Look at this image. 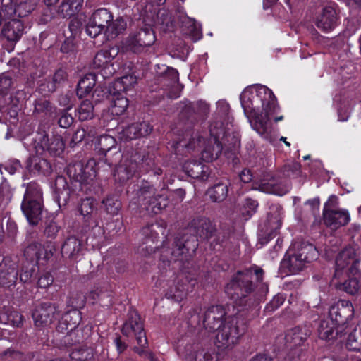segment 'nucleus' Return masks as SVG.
<instances>
[{
	"instance_id": "obj_30",
	"label": "nucleus",
	"mask_w": 361,
	"mask_h": 361,
	"mask_svg": "<svg viewBox=\"0 0 361 361\" xmlns=\"http://www.w3.org/2000/svg\"><path fill=\"white\" fill-rule=\"evenodd\" d=\"M336 22L337 14L336 10L331 6H326L317 18L316 25L318 28L324 31H329L335 27Z\"/></svg>"
},
{
	"instance_id": "obj_63",
	"label": "nucleus",
	"mask_w": 361,
	"mask_h": 361,
	"mask_svg": "<svg viewBox=\"0 0 361 361\" xmlns=\"http://www.w3.org/2000/svg\"><path fill=\"white\" fill-rule=\"evenodd\" d=\"M53 281V276L50 274L47 273L39 278L37 284L39 288H47L52 284Z\"/></svg>"
},
{
	"instance_id": "obj_15",
	"label": "nucleus",
	"mask_w": 361,
	"mask_h": 361,
	"mask_svg": "<svg viewBox=\"0 0 361 361\" xmlns=\"http://www.w3.org/2000/svg\"><path fill=\"white\" fill-rule=\"evenodd\" d=\"M97 166L99 167L93 159L87 160L85 163L80 161L69 164L67 173L70 178L81 183H85L96 176Z\"/></svg>"
},
{
	"instance_id": "obj_27",
	"label": "nucleus",
	"mask_w": 361,
	"mask_h": 361,
	"mask_svg": "<svg viewBox=\"0 0 361 361\" xmlns=\"http://www.w3.org/2000/svg\"><path fill=\"white\" fill-rule=\"evenodd\" d=\"M190 229L204 239L210 238L216 231L215 226L206 217L194 219L190 224Z\"/></svg>"
},
{
	"instance_id": "obj_39",
	"label": "nucleus",
	"mask_w": 361,
	"mask_h": 361,
	"mask_svg": "<svg viewBox=\"0 0 361 361\" xmlns=\"http://www.w3.org/2000/svg\"><path fill=\"white\" fill-rule=\"evenodd\" d=\"M18 272L14 267H7L5 264H0V286H11L16 283Z\"/></svg>"
},
{
	"instance_id": "obj_2",
	"label": "nucleus",
	"mask_w": 361,
	"mask_h": 361,
	"mask_svg": "<svg viewBox=\"0 0 361 361\" xmlns=\"http://www.w3.org/2000/svg\"><path fill=\"white\" fill-rule=\"evenodd\" d=\"M263 274L264 271L257 267L238 271L226 285V293L236 305L250 307L252 302L250 295L254 290L252 278L255 276L257 282H262Z\"/></svg>"
},
{
	"instance_id": "obj_54",
	"label": "nucleus",
	"mask_w": 361,
	"mask_h": 361,
	"mask_svg": "<svg viewBox=\"0 0 361 361\" xmlns=\"http://www.w3.org/2000/svg\"><path fill=\"white\" fill-rule=\"evenodd\" d=\"M267 221L269 226L274 230H278L281 226V215L280 210L276 208L274 214H269Z\"/></svg>"
},
{
	"instance_id": "obj_49",
	"label": "nucleus",
	"mask_w": 361,
	"mask_h": 361,
	"mask_svg": "<svg viewBox=\"0 0 361 361\" xmlns=\"http://www.w3.org/2000/svg\"><path fill=\"white\" fill-rule=\"evenodd\" d=\"M102 204L104 205L106 211L112 214L116 215L121 207V203L115 195L106 197L103 201Z\"/></svg>"
},
{
	"instance_id": "obj_29",
	"label": "nucleus",
	"mask_w": 361,
	"mask_h": 361,
	"mask_svg": "<svg viewBox=\"0 0 361 361\" xmlns=\"http://www.w3.org/2000/svg\"><path fill=\"white\" fill-rule=\"evenodd\" d=\"M180 135L182 138L177 142V145L180 147L195 149L197 147H201L202 143L204 142L202 137L200 135L198 132H195L191 128L190 124H188L185 129L182 130Z\"/></svg>"
},
{
	"instance_id": "obj_9",
	"label": "nucleus",
	"mask_w": 361,
	"mask_h": 361,
	"mask_svg": "<svg viewBox=\"0 0 361 361\" xmlns=\"http://www.w3.org/2000/svg\"><path fill=\"white\" fill-rule=\"evenodd\" d=\"M154 32L149 28H141L133 31L121 42V49L124 52L140 54L145 52L155 42Z\"/></svg>"
},
{
	"instance_id": "obj_56",
	"label": "nucleus",
	"mask_w": 361,
	"mask_h": 361,
	"mask_svg": "<svg viewBox=\"0 0 361 361\" xmlns=\"http://www.w3.org/2000/svg\"><path fill=\"white\" fill-rule=\"evenodd\" d=\"M258 207V203L256 200H252L250 198H247L245 201L244 204V212L243 214L247 217H250L254 213H255L256 209Z\"/></svg>"
},
{
	"instance_id": "obj_52",
	"label": "nucleus",
	"mask_w": 361,
	"mask_h": 361,
	"mask_svg": "<svg viewBox=\"0 0 361 361\" xmlns=\"http://www.w3.org/2000/svg\"><path fill=\"white\" fill-rule=\"evenodd\" d=\"M66 303L68 306L73 307V310L81 308L85 304V296L80 293H72L68 298Z\"/></svg>"
},
{
	"instance_id": "obj_31",
	"label": "nucleus",
	"mask_w": 361,
	"mask_h": 361,
	"mask_svg": "<svg viewBox=\"0 0 361 361\" xmlns=\"http://www.w3.org/2000/svg\"><path fill=\"white\" fill-rule=\"evenodd\" d=\"M137 169V164L135 160L126 159L116 167L114 176L116 180L123 183L130 178Z\"/></svg>"
},
{
	"instance_id": "obj_51",
	"label": "nucleus",
	"mask_w": 361,
	"mask_h": 361,
	"mask_svg": "<svg viewBox=\"0 0 361 361\" xmlns=\"http://www.w3.org/2000/svg\"><path fill=\"white\" fill-rule=\"evenodd\" d=\"M34 114L47 115L51 111V106L50 102L44 99H38L34 104Z\"/></svg>"
},
{
	"instance_id": "obj_33",
	"label": "nucleus",
	"mask_w": 361,
	"mask_h": 361,
	"mask_svg": "<svg viewBox=\"0 0 361 361\" xmlns=\"http://www.w3.org/2000/svg\"><path fill=\"white\" fill-rule=\"evenodd\" d=\"M178 19L185 34L190 35L194 42L202 37L201 27L195 19L185 14H180Z\"/></svg>"
},
{
	"instance_id": "obj_40",
	"label": "nucleus",
	"mask_w": 361,
	"mask_h": 361,
	"mask_svg": "<svg viewBox=\"0 0 361 361\" xmlns=\"http://www.w3.org/2000/svg\"><path fill=\"white\" fill-rule=\"evenodd\" d=\"M207 193L213 202H222L227 197L228 185L225 183H219L209 189Z\"/></svg>"
},
{
	"instance_id": "obj_58",
	"label": "nucleus",
	"mask_w": 361,
	"mask_h": 361,
	"mask_svg": "<svg viewBox=\"0 0 361 361\" xmlns=\"http://www.w3.org/2000/svg\"><path fill=\"white\" fill-rule=\"evenodd\" d=\"M12 85V79L10 75L6 73L0 75V94H4L9 90Z\"/></svg>"
},
{
	"instance_id": "obj_21",
	"label": "nucleus",
	"mask_w": 361,
	"mask_h": 361,
	"mask_svg": "<svg viewBox=\"0 0 361 361\" xmlns=\"http://www.w3.org/2000/svg\"><path fill=\"white\" fill-rule=\"evenodd\" d=\"M35 149L37 154L47 151L52 156L60 155L64 149V143L60 136H56L51 140L46 134H38L35 138Z\"/></svg>"
},
{
	"instance_id": "obj_62",
	"label": "nucleus",
	"mask_w": 361,
	"mask_h": 361,
	"mask_svg": "<svg viewBox=\"0 0 361 361\" xmlns=\"http://www.w3.org/2000/svg\"><path fill=\"white\" fill-rule=\"evenodd\" d=\"M8 320L12 323L14 326H20L23 323V317L18 312H11L8 316Z\"/></svg>"
},
{
	"instance_id": "obj_45",
	"label": "nucleus",
	"mask_w": 361,
	"mask_h": 361,
	"mask_svg": "<svg viewBox=\"0 0 361 361\" xmlns=\"http://www.w3.org/2000/svg\"><path fill=\"white\" fill-rule=\"evenodd\" d=\"M67 77V73L64 70H57L54 73L51 80L48 82L47 87L49 92H54L56 88L62 85L66 81Z\"/></svg>"
},
{
	"instance_id": "obj_43",
	"label": "nucleus",
	"mask_w": 361,
	"mask_h": 361,
	"mask_svg": "<svg viewBox=\"0 0 361 361\" xmlns=\"http://www.w3.org/2000/svg\"><path fill=\"white\" fill-rule=\"evenodd\" d=\"M137 82V78L133 75H124L114 82V88L117 92H125Z\"/></svg>"
},
{
	"instance_id": "obj_64",
	"label": "nucleus",
	"mask_w": 361,
	"mask_h": 361,
	"mask_svg": "<svg viewBox=\"0 0 361 361\" xmlns=\"http://www.w3.org/2000/svg\"><path fill=\"white\" fill-rule=\"evenodd\" d=\"M158 18L161 20L162 24H165L166 27H170L172 26L173 21L171 20V16L170 13L164 10L161 9L158 13Z\"/></svg>"
},
{
	"instance_id": "obj_48",
	"label": "nucleus",
	"mask_w": 361,
	"mask_h": 361,
	"mask_svg": "<svg viewBox=\"0 0 361 361\" xmlns=\"http://www.w3.org/2000/svg\"><path fill=\"white\" fill-rule=\"evenodd\" d=\"M36 0H25L20 3L17 2V17L23 18L29 15L36 7Z\"/></svg>"
},
{
	"instance_id": "obj_8",
	"label": "nucleus",
	"mask_w": 361,
	"mask_h": 361,
	"mask_svg": "<svg viewBox=\"0 0 361 361\" xmlns=\"http://www.w3.org/2000/svg\"><path fill=\"white\" fill-rule=\"evenodd\" d=\"M197 246V239L195 236L188 238L183 235L176 239L171 248L162 247L161 257L169 259L170 255V260L184 263L192 258Z\"/></svg>"
},
{
	"instance_id": "obj_1",
	"label": "nucleus",
	"mask_w": 361,
	"mask_h": 361,
	"mask_svg": "<svg viewBox=\"0 0 361 361\" xmlns=\"http://www.w3.org/2000/svg\"><path fill=\"white\" fill-rule=\"evenodd\" d=\"M240 102L247 115H255L256 111L262 106V113L255 117V128L260 134L269 132L270 116L279 109L276 98L272 91L265 87H260L255 92L245 89L240 94Z\"/></svg>"
},
{
	"instance_id": "obj_3",
	"label": "nucleus",
	"mask_w": 361,
	"mask_h": 361,
	"mask_svg": "<svg viewBox=\"0 0 361 361\" xmlns=\"http://www.w3.org/2000/svg\"><path fill=\"white\" fill-rule=\"evenodd\" d=\"M332 326L327 322H323L319 329V336L322 339L329 340L343 333L344 326L354 315L353 304L345 300H341L332 305L329 312Z\"/></svg>"
},
{
	"instance_id": "obj_53",
	"label": "nucleus",
	"mask_w": 361,
	"mask_h": 361,
	"mask_svg": "<svg viewBox=\"0 0 361 361\" xmlns=\"http://www.w3.org/2000/svg\"><path fill=\"white\" fill-rule=\"evenodd\" d=\"M55 248L54 245H47L46 246H43L39 243V251L37 254L38 255L37 257V262L38 263L41 260H48L53 256Z\"/></svg>"
},
{
	"instance_id": "obj_11",
	"label": "nucleus",
	"mask_w": 361,
	"mask_h": 361,
	"mask_svg": "<svg viewBox=\"0 0 361 361\" xmlns=\"http://www.w3.org/2000/svg\"><path fill=\"white\" fill-rule=\"evenodd\" d=\"M137 195V201L140 207L150 214L160 213L169 204L166 195L157 194L155 189L148 184L140 188Z\"/></svg>"
},
{
	"instance_id": "obj_6",
	"label": "nucleus",
	"mask_w": 361,
	"mask_h": 361,
	"mask_svg": "<svg viewBox=\"0 0 361 361\" xmlns=\"http://www.w3.org/2000/svg\"><path fill=\"white\" fill-rule=\"evenodd\" d=\"M43 209L42 191L35 182L27 184L24 194L21 210L31 225H37L42 218Z\"/></svg>"
},
{
	"instance_id": "obj_28",
	"label": "nucleus",
	"mask_w": 361,
	"mask_h": 361,
	"mask_svg": "<svg viewBox=\"0 0 361 361\" xmlns=\"http://www.w3.org/2000/svg\"><path fill=\"white\" fill-rule=\"evenodd\" d=\"M25 27L18 19H11L6 23L2 28V35L9 42L16 43L24 33Z\"/></svg>"
},
{
	"instance_id": "obj_41",
	"label": "nucleus",
	"mask_w": 361,
	"mask_h": 361,
	"mask_svg": "<svg viewBox=\"0 0 361 361\" xmlns=\"http://www.w3.org/2000/svg\"><path fill=\"white\" fill-rule=\"evenodd\" d=\"M349 279L342 283L343 279H338V282L336 283V286L339 284V288L350 295H356L361 293V281L357 278L348 277Z\"/></svg>"
},
{
	"instance_id": "obj_32",
	"label": "nucleus",
	"mask_w": 361,
	"mask_h": 361,
	"mask_svg": "<svg viewBox=\"0 0 361 361\" xmlns=\"http://www.w3.org/2000/svg\"><path fill=\"white\" fill-rule=\"evenodd\" d=\"M183 169L189 176L193 178L205 180L209 176L208 167L196 160L186 161L183 164Z\"/></svg>"
},
{
	"instance_id": "obj_47",
	"label": "nucleus",
	"mask_w": 361,
	"mask_h": 361,
	"mask_svg": "<svg viewBox=\"0 0 361 361\" xmlns=\"http://www.w3.org/2000/svg\"><path fill=\"white\" fill-rule=\"evenodd\" d=\"M347 348L350 350H360L361 348V328H355L348 336Z\"/></svg>"
},
{
	"instance_id": "obj_17",
	"label": "nucleus",
	"mask_w": 361,
	"mask_h": 361,
	"mask_svg": "<svg viewBox=\"0 0 361 361\" xmlns=\"http://www.w3.org/2000/svg\"><path fill=\"white\" fill-rule=\"evenodd\" d=\"M112 18L113 15L107 9H97L92 13L86 25L87 34L94 38L104 33Z\"/></svg>"
},
{
	"instance_id": "obj_26",
	"label": "nucleus",
	"mask_w": 361,
	"mask_h": 361,
	"mask_svg": "<svg viewBox=\"0 0 361 361\" xmlns=\"http://www.w3.org/2000/svg\"><path fill=\"white\" fill-rule=\"evenodd\" d=\"M152 130V127L149 123L143 121L127 126L119 133V136L122 140H133L140 137L147 136Z\"/></svg>"
},
{
	"instance_id": "obj_42",
	"label": "nucleus",
	"mask_w": 361,
	"mask_h": 361,
	"mask_svg": "<svg viewBox=\"0 0 361 361\" xmlns=\"http://www.w3.org/2000/svg\"><path fill=\"white\" fill-rule=\"evenodd\" d=\"M128 106V99L120 92H118V95L113 99L112 104H111L110 111L112 114L119 116L126 111Z\"/></svg>"
},
{
	"instance_id": "obj_19",
	"label": "nucleus",
	"mask_w": 361,
	"mask_h": 361,
	"mask_svg": "<svg viewBox=\"0 0 361 361\" xmlns=\"http://www.w3.org/2000/svg\"><path fill=\"white\" fill-rule=\"evenodd\" d=\"M209 131L211 136L213 137L214 145L212 149L208 146L202 151V157L205 161H212L218 158L222 151V145L219 140L221 136H224L226 134L225 128L222 127V123L219 121L212 123Z\"/></svg>"
},
{
	"instance_id": "obj_50",
	"label": "nucleus",
	"mask_w": 361,
	"mask_h": 361,
	"mask_svg": "<svg viewBox=\"0 0 361 361\" xmlns=\"http://www.w3.org/2000/svg\"><path fill=\"white\" fill-rule=\"evenodd\" d=\"M94 106L89 100H84L81 102L78 109V118L81 121H86L93 118Z\"/></svg>"
},
{
	"instance_id": "obj_23",
	"label": "nucleus",
	"mask_w": 361,
	"mask_h": 361,
	"mask_svg": "<svg viewBox=\"0 0 361 361\" xmlns=\"http://www.w3.org/2000/svg\"><path fill=\"white\" fill-rule=\"evenodd\" d=\"M226 310L221 305H212L204 313L203 324L209 331H215L224 323Z\"/></svg>"
},
{
	"instance_id": "obj_38",
	"label": "nucleus",
	"mask_w": 361,
	"mask_h": 361,
	"mask_svg": "<svg viewBox=\"0 0 361 361\" xmlns=\"http://www.w3.org/2000/svg\"><path fill=\"white\" fill-rule=\"evenodd\" d=\"M96 84V75L89 73L82 78L77 85V95L82 98L91 92Z\"/></svg>"
},
{
	"instance_id": "obj_60",
	"label": "nucleus",
	"mask_w": 361,
	"mask_h": 361,
	"mask_svg": "<svg viewBox=\"0 0 361 361\" xmlns=\"http://www.w3.org/2000/svg\"><path fill=\"white\" fill-rule=\"evenodd\" d=\"M30 161V167H32V170H35L37 172H41L44 166H48V163L45 159L39 158L38 157H32Z\"/></svg>"
},
{
	"instance_id": "obj_4",
	"label": "nucleus",
	"mask_w": 361,
	"mask_h": 361,
	"mask_svg": "<svg viewBox=\"0 0 361 361\" xmlns=\"http://www.w3.org/2000/svg\"><path fill=\"white\" fill-rule=\"evenodd\" d=\"M159 281L164 288L166 297L177 302L182 301L196 283L195 279L189 281L183 275L177 276L171 269L161 271Z\"/></svg>"
},
{
	"instance_id": "obj_46",
	"label": "nucleus",
	"mask_w": 361,
	"mask_h": 361,
	"mask_svg": "<svg viewBox=\"0 0 361 361\" xmlns=\"http://www.w3.org/2000/svg\"><path fill=\"white\" fill-rule=\"evenodd\" d=\"M306 338L307 334L303 333L299 327L291 329L286 336L287 342L295 346L301 345Z\"/></svg>"
},
{
	"instance_id": "obj_22",
	"label": "nucleus",
	"mask_w": 361,
	"mask_h": 361,
	"mask_svg": "<svg viewBox=\"0 0 361 361\" xmlns=\"http://www.w3.org/2000/svg\"><path fill=\"white\" fill-rule=\"evenodd\" d=\"M118 49L111 48L108 50H102L97 53L93 60L94 68L101 69L102 75L104 78L112 75L116 70L113 66L112 61L118 54Z\"/></svg>"
},
{
	"instance_id": "obj_44",
	"label": "nucleus",
	"mask_w": 361,
	"mask_h": 361,
	"mask_svg": "<svg viewBox=\"0 0 361 361\" xmlns=\"http://www.w3.org/2000/svg\"><path fill=\"white\" fill-rule=\"evenodd\" d=\"M16 6V0H1L0 11L6 20H11L17 17Z\"/></svg>"
},
{
	"instance_id": "obj_36",
	"label": "nucleus",
	"mask_w": 361,
	"mask_h": 361,
	"mask_svg": "<svg viewBox=\"0 0 361 361\" xmlns=\"http://www.w3.org/2000/svg\"><path fill=\"white\" fill-rule=\"evenodd\" d=\"M259 190L263 192L281 196L288 191V188H283L275 178H271L267 180H262L259 184Z\"/></svg>"
},
{
	"instance_id": "obj_12",
	"label": "nucleus",
	"mask_w": 361,
	"mask_h": 361,
	"mask_svg": "<svg viewBox=\"0 0 361 361\" xmlns=\"http://www.w3.org/2000/svg\"><path fill=\"white\" fill-rule=\"evenodd\" d=\"M337 204L336 196L331 195L325 203L323 210L324 223L332 230H336L347 225L350 220L348 212L343 209H336Z\"/></svg>"
},
{
	"instance_id": "obj_34",
	"label": "nucleus",
	"mask_w": 361,
	"mask_h": 361,
	"mask_svg": "<svg viewBox=\"0 0 361 361\" xmlns=\"http://www.w3.org/2000/svg\"><path fill=\"white\" fill-rule=\"evenodd\" d=\"M82 251V243L75 237L66 239L61 247L62 255L71 260H77Z\"/></svg>"
},
{
	"instance_id": "obj_5",
	"label": "nucleus",
	"mask_w": 361,
	"mask_h": 361,
	"mask_svg": "<svg viewBox=\"0 0 361 361\" xmlns=\"http://www.w3.org/2000/svg\"><path fill=\"white\" fill-rule=\"evenodd\" d=\"M245 323L238 316L226 318L224 324L216 330L215 344L221 350H231L238 343L244 334Z\"/></svg>"
},
{
	"instance_id": "obj_10",
	"label": "nucleus",
	"mask_w": 361,
	"mask_h": 361,
	"mask_svg": "<svg viewBox=\"0 0 361 361\" xmlns=\"http://www.w3.org/2000/svg\"><path fill=\"white\" fill-rule=\"evenodd\" d=\"M360 259L356 250L353 247H346L339 252L336 259L334 279H345L355 276L359 271Z\"/></svg>"
},
{
	"instance_id": "obj_20",
	"label": "nucleus",
	"mask_w": 361,
	"mask_h": 361,
	"mask_svg": "<svg viewBox=\"0 0 361 361\" xmlns=\"http://www.w3.org/2000/svg\"><path fill=\"white\" fill-rule=\"evenodd\" d=\"M195 347L192 340L188 336H183L178 341V350L179 353L185 357H194L195 361H215V355L212 350L202 349L192 354Z\"/></svg>"
},
{
	"instance_id": "obj_16",
	"label": "nucleus",
	"mask_w": 361,
	"mask_h": 361,
	"mask_svg": "<svg viewBox=\"0 0 361 361\" xmlns=\"http://www.w3.org/2000/svg\"><path fill=\"white\" fill-rule=\"evenodd\" d=\"M142 233L146 236V241L144 244L146 245L141 247V253L146 256L154 252L155 250L159 247L158 245H152L150 244H154L158 243L159 240L164 239L166 235V230L165 224H160L157 222L150 226L143 228Z\"/></svg>"
},
{
	"instance_id": "obj_37",
	"label": "nucleus",
	"mask_w": 361,
	"mask_h": 361,
	"mask_svg": "<svg viewBox=\"0 0 361 361\" xmlns=\"http://www.w3.org/2000/svg\"><path fill=\"white\" fill-rule=\"evenodd\" d=\"M126 22L122 18H117L116 19L111 20L106 29L104 32V35L107 39H115L117 36L124 32L126 29Z\"/></svg>"
},
{
	"instance_id": "obj_55",
	"label": "nucleus",
	"mask_w": 361,
	"mask_h": 361,
	"mask_svg": "<svg viewBox=\"0 0 361 361\" xmlns=\"http://www.w3.org/2000/svg\"><path fill=\"white\" fill-rule=\"evenodd\" d=\"M39 251V243H34L29 245L24 251V255L26 258L31 262H37V257L38 252Z\"/></svg>"
},
{
	"instance_id": "obj_59",
	"label": "nucleus",
	"mask_w": 361,
	"mask_h": 361,
	"mask_svg": "<svg viewBox=\"0 0 361 361\" xmlns=\"http://www.w3.org/2000/svg\"><path fill=\"white\" fill-rule=\"evenodd\" d=\"M93 137L94 134L91 131L87 133L83 128L78 129L73 135L71 142L74 144L80 142L86 136Z\"/></svg>"
},
{
	"instance_id": "obj_35",
	"label": "nucleus",
	"mask_w": 361,
	"mask_h": 361,
	"mask_svg": "<svg viewBox=\"0 0 361 361\" xmlns=\"http://www.w3.org/2000/svg\"><path fill=\"white\" fill-rule=\"evenodd\" d=\"M83 0H63L58 8V13L63 18H71L79 12Z\"/></svg>"
},
{
	"instance_id": "obj_57",
	"label": "nucleus",
	"mask_w": 361,
	"mask_h": 361,
	"mask_svg": "<svg viewBox=\"0 0 361 361\" xmlns=\"http://www.w3.org/2000/svg\"><path fill=\"white\" fill-rule=\"evenodd\" d=\"M301 166L298 163H293L285 167L284 172L287 176L297 178L301 173Z\"/></svg>"
},
{
	"instance_id": "obj_25",
	"label": "nucleus",
	"mask_w": 361,
	"mask_h": 361,
	"mask_svg": "<svg viewBox=\"0 0 361 361\" xmlns=\"http://www.w3.org/2000/svg\"><path fill=\"white\" fill-rule=\"evenodd\" d=\"M97 145L100 152L105 154V159L100 160L97 163L98 166H100V165L102 166L103 164H106L109 167L114 166L120 158L119 149H118L116 152V155H117V157L114 159L109 158L107 152H109L111 149H116V139L111 135H104L100 136V137L99 138Z\"/></svg>"
},
{
	"instance_id": "obj_13",
	"label": "nucleus",
	"mask_w": 361,
	"mask_h": 361,
	"mask_svg": "<svg viewBox=\"0 0 361 361\" xmlns=\"http://www.w3.org/2000/svg\"><path fill=\"white\" fill-rule=\"evenodd\" d=\"M80 321V313L78 310H70L61 317L57 328L59 331L68 332L64 338L66 344L72 345L80 341L81 337L79 336L80 330L78 329Z\"/></svg>"
},
{
	"instance_id": "obj_61",
	"label": "nucleus",
	"mask_w": 361,
	"mask_h": 361,
	"mask_svg": "<svg viewBox=\"0 0 361 361\" xmlns=\"http://www.w3.org/2000/svg\"><path fill=\"white\" fill-rule=\"evenodd\" d=\"M73 122V118L66 111H63L59 119V125L63 128H68Z\"/></svg>"
},
{
	"instance_id": "obj_7",
	"label": "nucleus",
	"mask_w": 361,
	"mask_h": 361,
	"mask_svg": "<svg viewBox=\"0 0 361 361\" xmlns=\"http://www.w3.org/2000/svg\"><path fill=\"white\" fill-rule=\"evenodd\" d=\"M318 257V252L312 244L302 243L297 250H289L283 259L282 265L293 274L299 273L310 263Z\"/></svg>"
},
{
	"instance_id": "obj_14",
	"label": "nucleus",
	"mask_w": 361,
	"mask_h": 361,
	"mask_svg": "<svg viewBox=\"0 0 361 361\" xmlns=\"http://www.w3.org/2000/svg\"><path fill=\"white\" fill-rule=\"evenodd\" d=\"M121 331L127 337H135L137 343L140 347L145 348L147 345L143 323L136 311L129 312L128 319L123 324Z\"/></svg>"
},
{
	"instance_id": "obj_18",
	"label": "nucleus",
	"mask_w": 361,
	"mask_h": 361,
	"mask_svg": "<svg viewBox=\"0 0 361 361\" xmlns=\"http://www.w3.org/2000/svg\"><path fill=\"white\" fill-rule=\"evenodd\" d=\"M59 314L60 312L56 305L44 302L35 307L32 317L36 326L46 327L52 324Z\"/></svg>"
},
{
	"instance_id": "obj_24",
	"label": "nucleus",
	"mask_w": 361,
	"mask_h": 361,
	"mask_svg": "<svg viewBox=\"0 0 361 361\" xmlns=\"http://www.w3.org/2000/svg\"><path fill=\"white\" fill-rule=\"evenodd\" d=\"M94 201L91 198H85L81 200L78 210L83 217L87 226L97 230L98 233H103L102 228L99 226V221L94 211Z\"/></svg>"
}]
</instances>
